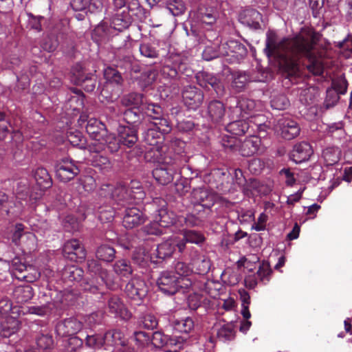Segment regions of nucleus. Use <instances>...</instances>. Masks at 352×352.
<instances>
[{"label": "nucleus", "instance_id": "obj_58", "mask_svg": "<svg viewBox=\"0 0 352 352\" xmlns=\"http://www.w3.org/2000/svg\"><path fill=\"white\" fill-rule=\"evenodd\" d=\"M348 83L346 80L343 76H339L335 78L332 82V87L339 94H344L346 92Z\"/></svg>", "mask_w": 352, "mask_h": 352}, {"label": "nucleus", "instance_id": "obj_57", "mask_svg": "<svg viewBox=\"0 0 352 352\" xmlns=\"http://www.w3.org/2000/svg\"><path fill=\"white\" fill-rule=\"evenodd\" d=\"M68 139L73 146H78L80 148H86L85 139L80 132L76 131L74 133H71L68 135Z\"/></svg>", "mask_w": 352, "mask_h": 352}, {"label": "nucleus", "instance_id": "obj_51", "mask_svg": "<svg viewBox=\"0 0 352 352\" xmlns=\"http://www.w3.org/2000/svg\"><path fill=\"white\" fill-rule=\"evenodd\" d=\"M192 265L195 266L198 274H205L210 271L211 262L208 256L202 255L201 258Z\"/></svg>", "mask_w": 352, "mask_h": 352}, {"label": "nucleus", "instance_id": "obj_48", "mask_svg": "<svg viewBox=\"0 0 352 352\" xmlns=\"http://www.w3.org/2000/svg\"><path fill=\"white\" fill-rule=\"evenodd\" d=\"M113 204H116L118 207H110V206H105V207H100L98 210V219L99 220L102 222H110L111 221L115 216V210L116 209H118L120 206H118L115 201L113 200Z\"/></svg>", "mask_w": 352, "mask_h": 352}, {"label": "nucleus", "instance_id": "obj_44", "mask_svg": "<svg viewBox=\"0 0 352 352\" xmlns=\"http://www.w3.org/2000/svg\"><path fill=\"white\" fill-rule=\"evenodd\" d=\"M173 326L174 329L178 332L188 333L194 328V322L191 318L186 317L181 320H174Z\"/></svg>", "mask_w": 352, "mask_h": 352}, {"label": "nucleus", "instance_id": "obj_25", "mask_svg": "<svg viewBox=\"0 0 352 352\" xmlns=\"http://www.w3.org/2000/svg\"><path fill=\"white\" fill-rule=\"evenodd\" d=\"M312 153L311 145L302 142L294 146L290 154V159L296 164H299L308 160Z\"/></svg>", "mask_w": 352, "mask_h": 352}, {"label": "nucleus", "instance_id": "obj_19", "mask_svg": "<svg viewBox=\"0 0 352 352\" xmlns=\"http://www.w3.org/2000/svg\"><path fill=\"white\" fill-rule=\"evenodd\" d=\"M182 98L185 105L189 109L196 110L204 101V94L200 89L190 86L184 90Z\"/></svg>", "mask_w": 352, "mask_h": 352}, {"label": "nucleus", "instance_id": "obj_8", "mask_svg": "<svg viewBox=\"0 0 352 352\" xmlns=\"http://www.w3.org/2000/svg\"><path fill=\"white\" fill-rule=\"evenodd\" d=\"M90 153L89 160L94 166L99 168L103 172H107L111 168V163L109 158L103 155L104 146L102 143L94 141L87 146Z\"/></svg>", "mask_w": 352, "mask_h": 352}, {"label": "nucleus", "instance_id": "obj_4", "mask_svg": "<svg viewBox=\"0 0 352 352\" xmlns=\"http://www.w3.org/2000/svg\"><path fill=\"white\" fill-rule=\"evenodd\" d=\"M34 179L40 187L41 191L50 188L52 186V179L46 168H37L33 173ZM16 198L26 200L29 198L30 201H36L42 196V192L29 194V186L27 181H21L18 183L16 188Z\"/></svg>", "mask_w": 352, "mask_h": 352}, {"label": "nucleus", "instance_id": "obj_56", "mask_svg": "<svg viewBox=\"0 0 352 352\" xmlns=\"http://www.w3.org/2000/svg\"><path fill=\"white\" fill-rule=\"evenodd\" d=\"M271 274L272 270L268 263L263 262L257 271L258 277L264 283L270 280Z\"/></svg>", "mask_w": 352, "mask_h": 352}, {"label": "nucleus", "instance_id": "obj_16", "mask_svg": "<svg viewBox=\"0 0 352 352\" xmlns=\"http://www.w3.org/2000/svg\"><path fill=\"white\" fill-rule=\"evenodd\" d=\"M255 102L250 99H242L239 100L236 107H233L231 111V119L234 118H245L249 120L253 118L255 113Z\"/></svg>", "mask_w": 352, "mask_h": 352}, {"label": "nucleus", "instance_id": "obj_31", "mask_svg": "<svg viewBox=\"0 0 352 352\" xmlns=\"http://www.w3.org/2000/svg\"><path fill=\"white\" fill-rule=\"evenodd\" d=\"M226 126V130L233 135H243L250 126L245 118H234Z\"/></svg>", "mask_w": 352, "mask_h": 352}, {"label": "nucleus", "instance_id": "obj_46", "mask_svg": "<svg viewBox=\"0 0 352 352\" xmlns=\"http://www.w3.org/2000/svg\"><path fill=\"white\" fill-rule=\"evenodd\" d=\"M261 14L254 9H250L245 11V23L254 29L260 28L259 21L261 20Z\"/></svg>", "mask_w": 352, "mask_h": 352}, {"label": "nucleus", "instance_id": "obj_14", "mask_svg": "<svg viewBox=\"0 0 352 352\" xmlns=\"http://www.w3.org/2000/svg\"><path fill=\"white\" fill-rule=\"evenodd\" d=\"M79 173L78 168L69 160H63L56 166V175L63 182L74 179Z\"/></svg>", "mask_w": 352, "mask_h": 352}, {"label": "nucleus", "instance_id": "obj_41", "mask_svg": "<svg viewBox=\"0 0 352 352\" xmlns=\"http://www.w3.org/2000/svg\"><path fill=\"white\" fill-rule=\"evenodd\" d=\"M104 76L107 80V88L115 85L119 87L122 82V78L120 74L112 67H107L104 71Z\"/></svg>", "mask_w": 352, "mask_h": 352}, {"label": "nucleus", "instance_id": "obj_27", "mask_svg": "<svg viewBox=\"0 0 352 352\" xmlns=\"http://www.w3.org/2000/svg\"><path fill=\"white\" fill-rule=\"evenodd\" d=\"M118 132L120 142L128 148L132 147L138 141L136 130L130 126H119Z\"/></svg>", "mask_w": 352, "mask_h": 352}, {"label": "nucleus", "instance_id": "obj_60", "mask_svg": "<svg viewBox=\"0 0 352 352\" xmlns=\"http://www.w3.org/2000/svg\"><path fill=\"white\" fill-rule=\"evenodd\" d=\"M37 346L43 349L47 350L52 348L54 344L53 338L48 335H41L36 339Z\"/></svg>", "mask_w": 352, "mask_h": 352}, {"label": "nucleus", "instance_id": "obj_62", "mask_svg": "<svg viewBox=\"0 0 352 352\" xmlns=\"http://www.w3.org/2000/svg\"><path fill=\"white\" fill-rule=\"evenodd\" d=\"M168 336L161 331H155L153 334L152 342L157 347L165 346L168 342Z\"/></svg>", "mask_w": 352, "mask_h": 352}, {"label": "nucleus", "instance_id": "obj_5", "mask_svg": "<svg viewBox=\"0 0 352 352\" xmlns=\"http://www.w3.org/2000/svg\"><path fill=\"white\" fill-rule=\"evenodd\" d=\"M164 160L170 159L168 163L165 162H153L159 164V166L153 170V176L155 180L162 185L170 183L173 179V175L182 165V162L176 155L172 156L170 154L162 155Z\"/></svg>", "mask_w": 352, "mask_h": 352}, {"label": "nucleus", "instance_id": "obj_49", "mask_svg": "<svg viewBox=\"0 0 352 352\" xmlns=\"http://www.w3.org/2000/svg\"><path fill=\"white\" fill-rule=\"evenodd\" d=\"M54 304L48 302L42 306H30L28 307L24 314H35L39 316H43L47 314H52V307Z\"/></svg>", "mask_w": 352, "mask_h": 352}, {"label": "nucleus", "instance_id": "obj_20", "mask_svg": "<svg viewBox=\"0 0 352 352\" xmlns=\"http://www.w3.org/2000/svg\"><path fill=\"white\" fill-rule=\"evenodd\" d=\"M82 328V323L76 318H67L59 322L56 326V331L60 336H72Z\"/></svg>", "mask_w": 352, "mask_h": 352}, {"label": "nucleus", "instance_id": "obj_13", "mask_svg": "<svg viewBox=\"0 0 352 352\" xmlns=\"http://www.w3.org/2000/svg\"><path fill=\"white\" fill-rule=\"evenodd\" d=\"M123 206L126 208L123 217L122 224L128 229H132L144 223L146 219L142 211L136 207Z\"/></svg>", "mask_w": 352, "mask_h": 352}, {"label": "nucleus", "instance_id": "obj_12", "mask_svg": "<svg viewBox=\"0 0 352 352\" xmlns=\"http://www.w3.org/2000/svg\"><path fill=\"white\" fill-rule=\"evenodd\" d=\"M276 131L286 140H292L300 133V127L297 122L288 118H282L277 121Z\"/></svg>", "mask_w": 352, "mask_h": 352}, {"label": "nucleus", "instance_id": "obj_55", "mask_svg": "<svg viewBox=\"0 0 352 352\" xmlns=\"http://www.w3.org/2000/svg\"><path fill=\"white\" fill-rule=\"evenodd\" d=\"M289 104V100L285 95L276 96L271 100V106L275 109H285Z\"/></svg>", "mask_w": 352, "mask_h": 352}, {"label": "nucleus", "instance_id": "obj_63", "mask_svg": "<svg viewBox=\"0 0 352 352\" xmlns=\"http://www.w3.org/2000/svg\"><path fill=\"white\" fill-rule=\"evenodd\" d=\"M267 220L268 216L265 212L261 213L257 221L252 224V229L257 232L265 230Z\"/></svg>", "mask_w": 352, "mask_h": 352}, {"label": "nucleus", "instance_id": "obj_35", "mask_svg": "<svg viewBox=\"0 0 352 352\" xmlns=\"http://www.w3.org/2000/svg\"><path fill=\"white\" fill-rule=\"evenodd\" d=\"M232 87L236 92L243 91L250 81L248 75L244 72H234L232 74Z\"/></svg>", "mask_w": 352, "mask_h": 352}, {"label": "nucleus", "instance_id": "obj_34", "mask_svg": "<svg viewBox=\"0 0 352 352\" xmlns=\"http://www.w3.org/2000/svg\"><path fill=\"white\" fill-rule=\"evenodd\" d=\"M208 113L213 122H219L225 114L223 104L218 100L211 101L208 106Z\"/></svg>", "mask_w": 352, "mask_h": 352}, {"label": "nucleus", "instance_id": "obj_7", "mask_svg": "<svg viewBox=\"0 0 352 352\" xmlns=\"http://www.w3.org/2000/svg\"><path fill=\"white\" fill-rule=\"evenodd\" d=\"M173 273L181 283L183 293L189 292L196 285L192 269L185 262L177 261L173 265Z\"/></svg>", "mask_w": 352, "mask_h": 352}, {"label": "nucleus", "instance_id": "obj_17", "mask_svg": "<svg viewBox=\"0 0 352 352\" xmlns=\"http://www.w3.org/2000/svg\"><path fill=\"white\" fill-rule=\"evenodd\" d=\"M107 310L115 317L127 320L131 318V313L126 307L122 300L118 296L113 295L107 300Z\"/></svg>", "mask_w": 352, "mask_h": 352}, {"label": "nucleus", "instance_id": "obj_36", "mask_svg": "<svg viewBox=\"0 0 352 352\" xmlns=\"http://www.w3.org/2000/svg\"><path fill=\"white\" fill-rule=\"evenodd\" d=\"M13 296L18 303H23L31 300L34 296L33 289L30 285L16 287Z\"/></svg>", "mask_w": 352, "mask_h": 352}, {"label": "nucleus", "instance_id": "obj_33", "mask_svg": "<svg viewBox=\"0 0 352 352\" xmlns=\"http://www.w3.org/2000/svg\"><path fill=\"white\" fill-rule=\"evenodd\" d=\"M182 237H180V241L184 243V251L186 249L187 243L201 245L206 239L201 232L192 230H184L182 231Z\"/></svg>", "mask_w": 352, "mask_h": 352}, {"label": "nucleus", "instance_id": "obj_43", "mask_svg": "<svg viewBox=\"0 0 352 352\" xmlns=\"http://www.w3.org/2000/svg\"><path fill=\"white\" fill-rule=\"evenodd\" d=\"M340 151L337 147H328L323 150L322 157L327 166H332L340 160Z\"/></svg>", "mask_w": 352, "mask_h": 352}, {"label": "nucleus", "instance_id": "obj_39", "mask_svg": "<svg viewBox=\"0 0 352 352\" xmlns=\"http://www.w3.org/2000/svg\"><path fill=\"white\" fill-rule=\"evenodd\" d=\"M228 46L230 49V56L234 58L239 60L243 58L247 53V49L244 45L236 40H230L228 41Z\"/></svg>", "mask_w": 352, "mask_h": 352}, {"label": "nucleus", "instance_id": "obj_32", "mask_svg": "<svg viewBox=\"0 0 352 352\" xmlns=\"http://www.w3.org/2000/svg\"><path fill=\"white\" fill-rule=\"evenodd\" d=\"M73 75L76 76L75 82L78 85H82L87 82L84 85V89L87 91H92L95 89L94 81L87 76H85L84 72L82 71V67L80 65H76L72 69Z\"/></svg>", "mask_w": 352, "mask_h": 352}, {"label": "nucleus", "instance_id": "obj_21", "mask_svg": "<svg viewBox=\"0 0 352 352\" xmlns=\"http://www.w3.org/2000/svg\"><path fill=\"white\" fill-rule=\"evenodd\" d=\"M154 203H160L162 208L157 210V214L155 217V221L162 228L169 227L177 223V217L175 214L171 211H168L165 207L166 202L164 200L156 198Z\"/></svg>", "mask_w": 352, "mask_h": 352}, {"label": "nucleus", "instance_id": "obj_3", "mask_svg": "<svg viewBox=\"0 0 352 352\" xmlns=\"http://www.w3.org/2000/svg\"><path fill=\"white\" fill-rule=\"evenodd\" d=\"M160 129L157 126H153L149 128L144 133V141L148 146L145 154V158L150 162H170V159L164 160L162 155L166 153L167 147L164 144V133L168 131L167 129Z\"/></svg>", "mask_w": 352, "mask_h": 352}, {"label": "nucleus", "instance_id": "obj_26", "mask_svg": "<svg viewBox=\"0 0 352 352\" xmlns=\"http://www.w3.org/2000/svg\"><path fill=\"white\" fill-rule=\"evenodd\" d=\"M195 211L198 212L197 215L193 213L188 214L186 217H180L178 219V221L182 224L184 222L186 227L201 226L208 217L210 213L199 208H196Z\"/></svg>", "mask_w": 352, "mask_h": 352}, {"label": "nucleus", "instance_id": "obj_29", "mask_svg": "<svg viewBox=\"0 0 352 352\" xmlns=\"http://www.w3.org/2000/svg\"><path fill=\"white\" fill-rule=\"evenodd\" d=\"M261 140L257 136H250L243 142L241 146V153L243 156H251L260 150Z\"/></svg>", "mask_w": 352, "mask_h": 352}, {"label": "nucleus", "instance_id": "obj_53", "mask_svg": "<svg viewBox=\"0 0 352 352\" xmlns=\"http://www.w3.org/2000/svg\"><path fill=\"white\" fill-rule=\"evenodd\" d=\"M339 94L334 89H328L327 96L324 102V106L326 109L333 107L336 104L340 99Z\"/></svg>", "mask_w": 352, "mask_h": 352}, {"label": "nucleus", "instance_id": "obj_37", "mask_svg": "<svg viewBox=\"0 0 352 352\" xmlns=\"http://www.w3.org/2000/svg\"><path fill=\"white\" fill-rule=\"evenodd\" d=\"M120 102L122 106L129 109H138L143 103V96L141 94L130 93L123 96Z\"/></svg>", "mask_w": 352, "mask_h": 352}, {"label": "nucleus", "instance_id": "obj_38", "mask_svg": "<svg viewBox=\"0 0 352 352\" xmlns=\"http://www.w3.org/2000/svg\"><path fill=\"white\" fill-rule=\"evenodd\" d=\"M113 269L114 272L120 278H128L133 272L130 261L126 259L118 260L114 263Z\"/></svg>", "mask_w": 352, "mask_h": 352}, {"label": "nucleus", "instance_id": "obj_54", "mask_svg": "<svg viewBox=\"0 0 352 352\" xmlns=\"http://www.w3.org/2000/svg\"><path fill=\"white\" fill-rule=\"evenodd\" d=\"M65 274L71 281H80L83 276V271L76 266H71L65 270Z\"/></svg>", "mask_w": 352, "mask_h": 352}, {"label": "nucleus", "instance_id": "obj_61", "mask_svg": "<svg viewBox=\"0 0 352 352\" xmlns=\"http://www.w3.org/2000/svg\"><path fill=\"white\" fill-rule=\"evenodd\" d=\"M140 52L141 55L146 58H154L158 56L157 51L151 45L148 43H143L140 46Z\"/></svg>", "mask_w": 352, "mask_h": 352}, {"label": "nucleus", "instance_id": "obj_24", "mask_svg": "<svg viewBox=\"0 0 352 352\" xmlns=\"http://www.w3.org/2000/svg\"><path fill=\"white\" fill-rule=\"evenodd\" d=\"M145 113L148 117L155 120L153 125L160 127L166 126L170 128V123L168 120L164 117L163 111L161 107L158 104L149 103L145 109Z\"/></svg>", "mask_w": 352, "mask_h": 352}, {"label": "nucleus", "instance_id": "obj_28", "mask_svg": "<svg viewBox=\"0 0 352 352\" xmlns=\"http://www.w3.org/2000/svg\"><path fill=\"white\" fill-rule=\"evenodd\" d=\"M86 131L95 139L94 141L97 142H99L100 138H103L107 133L105 124L96 118H91L88 120Z\"/></svg>", "mask_w": 352, "mask_h": 352}, {"label": "nucleus", "instance_id": "obj_45", "mask_svg": "<svg viewBox=\"0 0 352 352\" xmlns=\"http://www.w3.org/2000/svg\"><path fill=\"white\" fill-rule=\"evenodd\" d=\"M115 254L114 248L106 244L100 245L96 251L97 258L105 262L112 261L115 258Z\"/></svg>", "mask_w": 352, "mask_h": 352}, {"label": "nucleus", "instance_id": "obj_23", "mask_svg": "<svg viewBox=\"0 0 352 352\" xmlns=\"http://www.w3.org/2000/svg\"><path fill=\"white\" fill-rule=\"evenodd\" d=\"M63 253L64 256L67 258L75 261L76 258H83L85 257V252L80 242L76 239L68 240L65 243L63 247Z\"/></svg>", "mask_w": 352, "mask_h": 352}, {"label": "nucleus", "instance_id": "obj_18", "mask_svg": "<svg viewBox=\"0 0 352 352\" xmlns=\"http://www.w3.org/2000/svg\"><path fill=\"white\" fill-rule=\"evenodd\" d=\"M192 197L196 208L210 212V208L214 204V197L207 189L198 188L194 190Z\"/></svg>", "mask_w": 352, "mask_h": 352}, {"label": "nucleus", "instance_id": "obj_30", "mask_svg": "<svg viewBox=\"0 0 352 352\" xmlns=\"http://www.w3.org/2000/svg\"><path fill=\"white\" fill-rule=\"evenodd\" d=\"M20 326L19 321L14 316L6 318L4 321L0 322V336L8 338L16 333Z\"/></svg>", "mask_w": 352, "mask_h": 352}, {"label": "nucleus", "instance_id": "obj_64", "mask_svg": "<svg viewBox=\"0 0 352 352\" xmlns=\"http://www.w3.org/2000/svg\"><path fill=\"white\" fill-rule=\"evenodd\" d=\"M134 340L139 346L148 344L150 341V335L144 331H135L133 333Z\"/></svg>", "mask_w": 352, "mask_h": 352}, {"label": "nucleus", "instance_id": "obj_11", "mask_svg": "<svg viewBox=\"0 0 352 352\" xmlns=\"http://www.w3.org/2000/svg\"><path fill=\"white\" fill-rule=\"evenodd\" d=\"M125 293L130 299L138 301L136 305H140L147 293L145 282L138 277H133L126 284Z\"/></svg>", "mask_w": 352, "mask_h": 352}, {"label": "nucleus", "instance_id": "obj_50", "mask_svg": "<svg viewBox=\"0 0 352 352\" xmlns=\"http://www.w3.org/2000/svg\"><path fill=\"white\" fill-rule=\"evenodd\" d=\"M18 309L17 307H12V303L8 298L4 297L0 300V316L2 317L7 318L10 312L14 314Z\"/></svg>", "mask_w": 352, "mask_h": 352}, {"label": "nucleus", "instance_id": "obj_6", "mask_svg": "<svg viewBox=\"0 0 352 352\" xmlns=\"http://www.w3.org/2000/svg\"><path fill=\"white\" fill-rule=\"evenodd\" d=\"M143 9L138 0H130L127 3V12L125 10L116 14L111 21L113 29L122 32L129 27L133 20L138 19Z\"/></svg>", "mask_w": 352, "mask_h": 352}, {"label": "nucleus", "instance_id": "obj_1", "mask_svg": "<svg viewBox=\"0 0 352 352\" xmlns=\"http://www.w3.org/2000/svg\"><path fill=\"white\" fill-rule=\"evenodd\" d=\"M265 52L268 56H274L280 59V67L289 76L299 71L298 61L305 57L308 60L307 69L314 75L323 73L324 59L329 56L324 49H317L314 34L309 30H302L292 38L278 40L273 32H268Z\"/></svg>", "mask_w": 352, "mask_h": 352}, {"label": "nucleus", "instance_id": "obj_15", "mask_svg": "<svg viewBox=\"0 0 352 352\" xmlns=\"http://www.w3.org/2000/svg\"><path fill=\"white\" fill-rule=\"evenodd\" d=\"M12 241L16 245L23 244L30 250L32 249L36 243V236L30 232H24V226L22 223L15 225V230L12 236Z\"/></svg>", "mask_w": 352, "mask_h": 352}, {"label": "nucleus", "instance_id": "obj_52", "mask_svg": "<svg viewBox=\"0 0 352 352\" xmlns=\"http://www.w3.org/2000/svg\"><path fill=\"white\" fill-rule=\"evenodd\" d=\"M103 340V336L101 335L87 336L85 343L88 347L98 350L102 347L104 348V342Z\"/></svg>", "mask_w": 352, "mask_h": 352}, {"label": "nucleus", "instance_id": "obj_22", "mask_svg": "<svg viewBox=\"0 0 352 352\" xmlns=\"http://www.w3.org/2000/svg\"><path fill=\"white\" fill-rule=\"evenodd\" d=\"M103 338L106 351H112L114 347L126 345V339L120 330H110L103 336Z\"/></svg>", "mask_w": 352, "mask_h": 352}, {"label": "nucleus", "instance_id": "obj_9", "mask_svg": "<svg viewBox=\"0 0 352 352\" xmlns=\"http://www.w3.org/2000/svg\"><path fill=\"white\" fill-rule=\"evenodd\" d=\"M157 285L164 294L173 295L182 291L181 283L173 271L165 270L160 273L157 279Z\"/></svg>", "mask_w": 352, "mask_h": 352}, {"label": "nucleus", "instance_id": "obj_42", "mask_svg": "<svg viewBox=\"0 0 352 352\" xmlns=\"http://www.w3.org/2000/svg\"><path fill=\"white\" fill-rule=\"evenodd\" d=\"M99 142L102 143L104 146L106 145L111 153L117 152L120 148V144H122L119 138L117 139L114 134L107 133V132L103 138H100Z\"/></svg>", "mask_w": 352, "mask_h": 352}, {"label": "nucleus", "instance_id": "obj_2", "mask_svg": "<svg viewBox=\"0 0 352 352\" xmlns=\"http://www.w3.org/2000/svg\"><path fill=\"white\" fill-rule=\"evenodd\" d=\"M99 194L102 197H109L121 206L138 204L145 197V192L140 182L136 180L131 181L129 188L121 184L116 186L103 184L100 188Z\"/></svg>", "mask_w": 352, "mask_h": 352}, {"label": "nucleus", "instance_id": "obj_40", "mask_svg": "<svg viewBox=\"0 0 352 352\" xmlns=\"http://www.w3.org/2000/svg\"><path fill=\"white\" fill-rule=\"evenodd\" d=\"M109 109L111 112H112L116 116L123 114L124 120L129 124H135L136 122H138L140 119V114L137 111H135L131 109H128L126 111H123L120 108H116L114 106H111L109 107Z\"/></svg>", "mask_w": 352, "mask_h": 352}, {"label": "nucleus", "instance_id": "obj_47", "mask_svg": "<svg viewBox=\"0 0 352 352\" xmlns=\"http://www.w3.org/2000/svg\"><path fill=\"white\" fill-rule=\"evenodd\" d=\"M239 294L240 296V300L241 301V314L243 316V318L249 319L251 317V314L249 311V305L250 304V296L248 292L244 289H239Z\"/></svg>", "mask_w": 352, "mask_h": 352}, {"label": "nucleus", "instance_id": "obj_59", "mask_svg": "<svg viewBox=\"0 0 352 352\" xmlns=\"http://www.w3.org/2000/svg\"><path fill=\"white\" fill-rule=\"evenodd\" d=\"M219 338L225 340H230L234 338V332L231 324H225L222 326L217 332Z\"/></svg>", "mask_w": 352, "mask_h": 352}, {"label": "nucleus", "instance_id": "obj_10", "mask_svg": "<svg viewBox=\"0 0 352 352\" xmlns=\"http://www.w3.org/2000/svg\"><path fill=\"white\" fill-rule=\"evenodd\" d=\"M176 250L179 253H183L184 243L180 241L179 236H171L157 245V257L162 259L170 257Z\"/></svg>", "mask_w": 352, "mask_h": 352}]
</instances>
